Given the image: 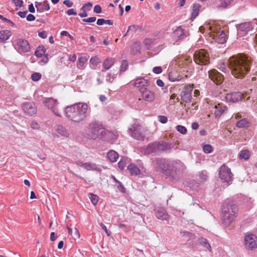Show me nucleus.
I'll use <instances>...</instances> for the list:
<instances>
[{
    "label": "nucleus",
    "mask_w": 257,
    "mask_h": 257,
    "mask_svg": "<svg viewBox=\"0 0 257 257\" xmlns=\"http://www.w3.org/2000/svg\"><path fill=\"white\" fill-rule=\"evenodd\" d=\"M107 157L110 162H115L117 161L119 155L115 151L110 150L107 153Z\"/></svg>",
    "instance_id": "33"
},
{
    "label": "nucleus",
    "mask_w": 257,
    "mask_h": 257,
    "mask_svg": "<svg viewBox=\"0 0 257 257\" xmlns=\"http://www.w3.org/2000/svg\"><path fill=\"white\" fill-rule=\"evenodd\" d=\"M188 36V32L183 29L182 26L178 27L173 33V38L176 42L185 39Z\"/></svg>",
    "instance_id": "16"
},
{
    "label": "nucleus",
    "mask_w": 257,
    "mask_h": 257,
    "mask_svg": "<svg viewBox=\"0 0 257 257\" xmlns=\"http://www.w3.org/2000/svg\"><path fill=\"white\" fill-rule=\"evenodd\" d=\"M89 197L93 205H96L97 203L98 197L97 195L90 193L89 194Z\"/></svg>",
    "instance_id": "42"
},
{
    "label": "nucleus",
    "mask_w": 257,
    "mask_h": 257,
    "mask_svg": "<svg viewBox=\"0 0 257 257\" xmlns=\"http://www.w3.org/2000/svg\"><path fill=\"white\" fill-rule=\"evenodd\" d=\"M155 215L158 219L162 220H168L170 218V216L167 214L166 210L163 208H158L156 209Z\"/></svg>",
    "instance_id": "21"
},
{
    "label": "nucleus",
    "mask_w": 257,
    "mask_h": 257,
    "mask_svg": "<svg viewBox=\"0 0 257 257\" xmlns=\"http://www.w3.org/2000/svg\"><path fill=\"white\" fill-rule=\"evenodd\" d=\"M35 7L37 9V11L40 13H43L44 10L49 11L50 9V7L49 4H47L44 5H43L42 2H35Z\"/></svg>",
    "instance_id": "27"
},
{
    "label": "nucleus",
    "mask_w": 257,
    "mask_h": 257,
    "mask_svg": "<svg viewBox=\"0 0 257 257\" xmlns=\"http://www.w3.org/2000/svg\"><path fill=\"white\" fill-rule=\"evenodd\" d=\"M170 162L171 160L163 159H157L154 162V164L157 168L161 170V171L165 173L167 176V173H168L169 171L170 164H172L170 163Z\"/></svg>",
    "instance_id": "10"
},
{
    "label": "nucleus",
    "mask_w": 257,
    "mask_h": 257,
    "mask_svg": "<svg viewBox=\"0 0 257 257\" xmlns=\"http://www.w3.org/2000/svg\"><path fill=\"white\" fill-rule=\"evenodd\" d=\"M214 113L216 117H219L226 109V107L222 104H218L214 105Z\"/></svg>",
    "instance_id": "23"
},
{
    "label": "nucleus",
    "mask_w": 257,
    "mask_h": 257,
    "mask_svg": "<svg viewBox=\"0 0 257 257\" xmlns=\"http://www.w3.org/2000/svg\"><path fill=\"white\" fill-rule=\"evenodd\" d=\"M219 176L223 182L229 183L232 180V174L230 169L223 164L219 168Z\"/></svg>",
    "instance_id": "8"
},
{
    "label": "nucleus",
    "mask_w": 257,
    "mask_h": 257,
    "mask_svg": "<svg viewBox=\"0 0 257 257\" xmlns=\"http://www.w3.org/2000/svg\"><path fill=\"white\" fill-rule=\"evenodd\" d=\"M88 105L86 103L78 102L65 107L66 118L75 123L84 121L88 115Z\"/></svg>",
    "instance_id": "2"
},
{
    "label": "nucleus",
    "mask_w": 257,
    "mask_h": 257,
    "mask_svg": "<svg viewBox=\"0 0 257 257\" xmlns=\"http://www.w3.org/2000/svg\"><path fill=\"white\" fill-rule=\"evenodd\" d=\"M86 61V59L85 57H81L79 58L77 65L78 68L82 69Z\"/></svg>",
    "instance_id": "39"
},
{
    "label": "nucleus",
    "mask_w": 257,
    "mask_h": 257,
    "mask_svg": "<svg viewBox=\"0 0 257 257\" xmlns=\"http://www.w3.org/2000/svg\"><path fill=\"white\" fill-rule=\"evenodd\" d=\"M199 243L203 246L204 247L206 248L210 251H211V247L210 244L208 242L207 240L204 238L201 237L199 239Z\"/></svg>",
    "instance_id": "36"
},
{
    "label": "nucleus",
    "mask_w": 257,
    "mask_h": 257,
    "mask_svg": "<svg viewBox=\"0 0 257 257\" xmlns=\"http://www.w3.org/2000/svg\"><path fill=\"white\" fill-rule=\"evenodd\" d=\"M63 4L68 8H70L73 5V2L70 0H65L63 1Z\"/></svg>",
    "instance_id": "59"
},
{
    "label": "nucleus",
    "mask_w": 257,
    "mask_h": 257,
    "mask_svg": "<svg viewBox=\"0 0 257 257\" xmlns=\"http://www.w3.org/2000/svg\"><path fill=\"white\" fill-rule=\"evenodd\" d=\"M243 94L240 92H233L227 93L225 96L226 100L228 102H237L243 98Z\"/></svg>",
    "instance_id": "19"
},
{
    "label": "nucleus",
    "mask_w": 257,
    "mask_h": 257,
    "mask_svg": "<svg viewBox=\"0 0 257 257\" xmlns=\"http://www.w3.org/2000/svg\"><path fill=\"white\" fill-rule=\"evenodd\" d=\"M45 105L50 109L55 115L61 117V114L58 108L57 101L53 98H49L45 101Z\"/></svg>",
    "instance_id": "13"
},
{
    "label": "nucleus",
    "mask_w": 257,
    "mask_h": 257,
    "mask_svg": "<svg viewBox=\"0 0 257 257\" xmlns=\"http://www.w3.org/2000/svg\"><path fill=\"white\" fill-rule=\"evenodd\" d=\"M158 120L162 123H166L168 121V118L164 115H159L158 116Z\"/></svg>",
    "instance_id": "49"
},
{
    "label": "nucleus",
    "mask_w": 257,
    "mask_h": 257,
    "mask_svg": "<svg viewBox=\"0 0 257 257\" xmlns=\"http://www.w3.org/2000/svg\"><path fill=\"white\" fill-rule=\"evenodd\" d=\"M238 209L237 205L231 200L226 199L222 205L221 218L222 223L228 226L237 217Z\"/></svg>",
    "instance_id": "3"
},
{
    "label": "nucleus",
    "mask_w": 257,
    "mask_h": 257,
    "mask_svg": "<svg viewBox=\"0 0 257 257\" xmlns=\"http://www.w3.org/2000/svg\"><path fill=\"white\" fill-rule=\"evenodd\" d=\"M199 176L200 179L203 181L206 180L207 179V176L205 171L200 172L199 174Z\"/></svg>",
    "instance_id": "48"
},
{
    "label": "nucleus",
    "mask_w": 257,
    "mask_h": 257,
    "mask_svg": "<svg viewBox=\"0 0 257 257\" xmlns=\"http://www.w3.org/2000/svg\"><path fill=\"white\" fill-rule=\"evenodd\" d=\"M158 149L156 142L150 144L146 148L145 153L150 154L152 153H158Z\"/></svg>",
    "instance_id": "29"
},
{
    "label": "nucleus",
    "mask_w": 257,
    "mask_h": 257,
    "mask_svg": "<svg viewBox=\"0 0 257 257\" xmlns=\"http://www.w3.org/2000/svg\"><path fill=\"white\" fill-rule=\"evenodd\" d=\"M84 168L87 171H96L98 172L101 171V167L95 164L86 162L85 163Z\"/></svg>",
    "instance_id": "26"
},
{
    "label": "nucleus",
    "mask_w": 257,
    "mask_h": 257,
    "mask_svg": "<svg viewBox=\"0 0 257 257\" xmlns=\"http://www.w3.org/2000/svg\"><path fill=\"white\" fill-rule=\"evenodd\" d=\"M92 6V4L91 3H87L85 4H84L82 7L81 8L82 10H85V11H89L91 7Z\"/></svg>",
    "instance_id": "47"
},
{
    "label": "nucleus",
    "mask_w": 257,
    "mask_h": 257,
    "mask_svg": "<svg viewBox=\"0 0 257 257\" xmlns=\"http://www.w3.org/2000/svg\"><path fill=\"white\" fill-rule=\"evenodd\" d=\"M100 226L101 227L102 229L105 232L107 236H109L111 234V232L107 229L106 226L102 223H100Z\"/></svg>",
    "instance_id": "53"
},
{
    "label": "nucleus",
    "mask_w": 257,
    "mask_h": 257,
    "mask_svg": "<svg viewBox=\"0 0 257 257\" xmlns=\"http://www.w3.org/2000/svg\"><path fill=\"white\" fill-rule=\"evenodd\" d=\"M46 48L44 46H39L37 48L35 55L38 57H41L46 52Z\"/></svg>",
    "instance_id": "37"
},
{
    "label": "nucleus",
    "mask_w": 257,
    "mask_h": 257,
    "mask_svg": "<svg viewBox=\"0 0 257 257\" xmlns=\"http://www.w3.org/2000/svg\"><path fill=\"white\" fill-rule=\"evenodd\" d=\"M201 6L198 4H195L193 6L192 12L191 13V19L193 20L196 18L198 15Z\"/></svg>",
    "instance_id": "35"
},
{
    "label": "nucleus",
    "mask_w": 257,
    "mask_h": 257,
    "mask_svg": "<svg viewBox=\"0 0 257 257\" xmlns=\"http://www.w3.org/2000/svg\"><path fill=\"white\" fill-rule=\"evenodd\" d=\"M244 244L246 248L252 249L257 247V237L253 234H247L245 236Z\"/></svg>",
    "instance_id": "12"
},
{
    "label": "nucleus",
    "mask_w": 257,
    "mask_h": 257,
    "mask_svg": "<svg viewBox=\"0 0 257 257\" xmlns=\"http://www.w3.org/2000/svg\"><path fill=\"white\" fill-rule=\"evenodd\" d=\"M28 13V11H23V12H19L18 13V15L21 18H25L26 16V14H27Z\"/></svg>",
    "instance_id": "63"
},
{
    "label": "nucleus",
    "mask_w": 257,
    "mask_h": 257,
    "mask_svg": "<svg viewBox=\"0 0 257 257\" xmlns=\"http://www.w3.org/2000/svg\"><path fill=\"white\" fill-rule=\"evenodd\" d=\"M90 62L93 65H97L99 62V59L97 57H94L90 59Z\"/></svg>",
    "instance_id": "51"
},
{
    "label": "nucleus",
    "mask_w": 257,
    "mask_h": 257,
    "mask_svg": "<svg viewBox=\"0 0 257 257\" xmlns=\"http://www.w3.org/2000/svg\"><path fill=\"white\" fill-rule=\"evenodd\" d=\"M129 130L131 132V136L134 139L144 140L145 138L144 128L141 125L135 124L129 128Z\"/></svg>",
    "instance_id": "9"
},
{
    "label": "nucleus",
    "mask_w": 257,
    "mask_h": 257,
    "mask_svg": "<svg viewBox=\"0 0 257 257\" xmlns=\"http://www.w3.org/2000/svg\"><path fill=\"white\" fill-rule=\"evenodd\" d=\"M176 130L182 134H185L187 133V128L181 125H178L176 127Z\"/></svg>",
    "instance_id": "43"
},
{
    "label": "nucleus",
    "mask_w": 257,
    "mask_h": 257,
    "mask_svg": "<svg viewBox=\"0 0 257 257\" xmlns=\"http://www.w3.org/2000/svg\"><path fill=\"white\" fill-rule=\"evenodd\" d=\"M101 7L99 5H96L94 7L93 11L96 13H100L101 12Z\"/></svg>",
    "instance_id": "58"
},
{
    "label": "nucleus",
    "mask_w": 257,
    "mask_h": 257,
    "mask_svg": "<svg viewBox=\"0 0 257 257\" xmlns=\"http://www.w3.org/2000/svg\"><path fill=\"white\" fill-rule=\"evenodd\" d=\"M158 149V153L167 151L170 150L171 148V145L170 144L166 143V142H156Z\"/></svg>",
    "instance_id": "25"
},
{
    "label": "nucleus",
    "mask_w": 257,
    "mask_h": 257,
    "mask_svg": "<svg viewBox=\"0 0 257 257\" xmlns=\"http://www.w3.org/2000/svg\"><path fill=\"white\" fill-rule=\"evenodd\" d=\"M237 29L239 31L247 32L252 29V27L250 23L245 22L238 25Z\"/></svg>",
    "instance_id": "24"
},
{
    "label": "nucleus",
    "mask_w": 257,
    "mask_h": 257,
    "mask_svg": "<svg viewBox=\"0 0 257 257\" xmlns=\"http://www.w3.org/2000/svg\"><path fill=\"white\" fill-rule=\"evenodd\" d=\"M11 36V32L8 30H2L0 31V41L5 42L8 40Z\"/></svg>",
    "instance_id": "30"
},
{
    "label": "nucleus",
    "mask_w": 257,
    "mask_h": 257,
    "mask_svg": "<svg viewBox=\"0 0 257 257\" xmlns=\"http://www.w3.org/2000/svg\"><path fill=\"white\" fill-rule=\"evenodd\" d=\"M38 36L43 39H45L47 37V33L45 31L39 32L38 33Z\"/></svg>",
    "instance_id": "60"
},
{
    "label": "nucleus",
    "mask_w": 257,
    "mask_h": 257,
    "mask_svg": "<svg viewBox=\"0 0 257 257\" xmlns=\"http://www.w3.org/2000/svg\"><path fill=\"white\" fill-rule=\"evenodd\" d=\"M193 86L188 84L183 88L181 94L182 100L186 103H190L191 101Z\"/></svg>",
    "instance_id": "14"
},
{
    "label": "nucleus",
    "mask_w": 257,
    "mask_h": 257,
    "mask_svg": "<svg viewBox=\"0 0 257 257\" xmlns=\"http://www.w3.org/2000/svg\"><path fill=\"white\" fill-rule=\"evenodd\" d=\"M66 13L68 15H76L77 14L73 9L68 10L66 12Z\"/></svg>",
    "instance_id": "64"
},
{
    "label": "nucleus",
    "mask_w": 257,
    "mask_h": 257,
    "mask_svg": "<svg viewBox=\"0 0 257 257\" xmlns=\"http://www.w3.org/2000/svg\"><path fill=\"white\" fill-rule=\"evenodd\" d=\"M24 112L29 115H32L36 113L37 109L33 102H26L22 106Z\"/></svg>",
    "instance_id": "20"
},
{
    "label": "nucleus",
    "mask_w": 257,
    "mask_h": 257,
    "mask_svg": "<svg viewBox=\"0 0 257 257\" xmlns=\"http://www.w3.org/2000/svg\"><path fill=\"white\" fill-rule=\"evenodd\" d=\"M128 67V62L126 60H123L120 66V71H125Z\"/></svg>",
    "instance_id": "46"
},
{
    "label": "nucleus",
    "mask_w": 257,
    "mask_h": 257,
    "mask_svg": "<svg viewBox=\"0 0 257 257\" xmlns=\"http://www.w3.org/2000/svg\"><path fill=\"white\" fill-rule=\"evenodd\" d=\"M194 60L196 63L199 65H207L209 63V56L204 50L196 51L194 54Z\"/></svg>",
    "instance_id": "6"
},
{
    "label": "nucleus",
    "mask_w": 257,
    "mask_h": 257,
    "mask_svg": "<svg viewBox=\"0 0 257 257\" xmlns=\"http://www.w3.org/2000/svg\"><path fill=\"white\" fill-rule=\"evenodd\" d=\"M209 28L212 33L211 37H212L216 42L219 44H223L226 41V35L223 30L217 32L215 31V30H213L212 27H209Z\"/></svg>",
    "instance_id": "15"
},
{
    "label": "nucleus",
    "mask_w": 257,
    "mask_h": 257,
    "mask_svg": "<svg viewBox=\"0 0 257 257\" xmlns=\"http://www.w3.org/2000/svg\"><path fill=\"white\" fill-rule=\"evenodd\" d=\"M56 132L63 137H68L69 134L67 130L62 125L59 124L56 126Z\"/></svg>",
    "instance_id": "34"
},
{
    "label": "nucleus",
    "mask_w": 257,
    "mask_h": 257,
    "mask_svg": "<svg viewBox=\"0 0 257 257\" xmlns=\"http://www.w3.org/2000/svg\"><path fill=\"white\" fill-rule=\"evenodd\" d=\"M228 67L234 77L242 78L249 71L251 59L242 54L230 57L228 60Z\"/></svg>",
    "instance_id": "1"
},
{
    "label": "nucleus",
    "mask_w": 257,
    "mask_h": 257,
    "mask_svg": "<svg viewBox=\"0 0 257 257\" xmlns=\"http://www.w3.org/2000/svg\"><path fill=\"white\" fill-rule=\"evenodd\" d=\"M15 48L19 53H26L30 51V46L27 40L22 38L15 40Z\"/></svg>",
    "instance_id": "7"
},
{
    "label": "nucleus",
    "mask_w": 257,
    "mask_h": 257,
    "mask_svg": "<svg viewBox=\"0 0 257 257\" xmlns=\"http://www.w3.org/2000/svg\"><path fill=\"white\" fill-rule=\"evenodd\" d=\"M233 0H214L213 7L218 10L221 11L226 9Z\"/></svg>",
    "instance_id": "18"
},
{
    "label": "nucleus",
    "mask_w": 257,
    "mask_h": 257,
    "mask_svg": "<svg viewBox=\"0 0 257 257\" xmlns=\"http://www.w3.org/2000/svg\"><path fill=\"white\" fill-rule=\"evenodd\" d=\"M153 72L156 74H160L162 72V67L160 66H156L153 68Z\"/></svg>",
    "instance_id": "54"
},
{
    "label": "nucleus",
    "mask_w": 257,
    "mask_h": 257,
    "mask_svg": "<svg viewBox=\"0 0 257 257\" xmlns=\"http://www.w3.org/2000/svg\"><path fill=\"white\" fill-rule=\"evenodd\" d=\"M115 59L112 58H107L103 62V68L105 70H108L114 64Z\"/></svg>",
    "instance_id": "31"
},
{
    "label": "nucleus",
    "mask_w": 257,
    "mask_h": 257,
    "mask_svg": "<svg viewBox=\"0 0 257 257\" xmlns=\"http://www.w3.org/2000/svg\"><path fill=\"white\" fill-rule=\"evenodd\" d=\"M134 85L136 87L141 89L143 87H147L149 85L148 81L143 77L137 78L134 83Z\"/></svg>",
    "instance_id": "22"
},
{
    "label": "nucleus",
    "mask_w": 257,
    "mask_h": 257,
    "mask_svg": "<svg viewBox=\"0 0 257 257\" xmlns=\"http://www.w3.org/2000/svg\"><path fill=\"white\" fill-rule=\"evenodd\" d=\"M183 78L181 75H180L176 71L170 72L169 73V79L172 82L179 81Z\"/></svg>",
    "instance_id": "32"
},
{
    "label": "nucleus",
    "mask_w": 257,
    "mask_h": 257,
    "mask_svg": "<svg viewBox=\"0 0 257 257\" xmlns=\"http://www.w3.org/2000/svg\"><path fill=\"white\" fill-rule=\"evenodd\" d=\"M203 151L205 154H210L212 152L213 148L210 145H205L203 147Z\"/></svg>",
    "instance_id": "41"
},
{
    "label": "nucleus",
    "mask_w": 257,
    "mask_h": 257,
    "mask_svg": "<svg viewBox=\"0 0 257 257\" xmlns=\"http://www.w3.org/2000/svg\"><path fill=\"white\" fill-rule=\"evenodd\" d=\"M35 20V17L32 14H29L27 17L28 21H33Z\"/></svg>",
    "instance_id": "62"
},
{
    "label": "nucleus",
    "mask_w": 257,
    "mask_h": 257,
    "mask_svg": "<svg viewBox=\"0 0 257 257\" xmlns=\"http://www.w3.org/2000/svg\"><path fill=\"white\" fill-rule=\"evenodd\" d=\"M95 20H96V17H90L87 19H83L82 20L83 22H86V23H92V22H95Z\"/></svg>",
    "instance_id": "56"
},
{
    "label": "nucleus",
    "mask_w": 257,
    "mask_h": 257,
    "mask_svg": "<svg viewBox=\"0 0 257 257\" xmlns=\"http://www.w3.org/2000/svg\"><path fill=\"white\" fill-rule=\"evenodd\" d=\"M12 2L17 7H21L23 6V2L21 0H12Z\"/></svg>",
    "instance_id": "52"
},
{
    "label": "nucleus",
    "mask_w": 257,
    "mask_h": 257,
    "mask_svg": "<svg viewBox=\"0 0 257 257\" xmlns=\"http://www.w3.org/2000/svg\"><path fill=\"white\" fill-rule=\"evenodd\" d=\"M139 91L141 94L142 99L149 102H152L154 100L155 98V92L148 89L147 87L139 89Z\"/></svg>",
    "instance_id": "11"
},
{
    "label": "nucleus",
    "mask_w": 257,
    "mask_h": 257,
    "mask_svg": "<svg viewBox=\"0 0 257 257\" xmlns=\"http://www.w3.org/2000/svg\"><path fill=\"white\" fill-rule=\"evenodd\" d=\"M168 173L167 176L173 182L178 181L181 178L180 169L182 168L181 162L179 161H171Z\"/></svg>",
    "instance_id": "4"
},
{
    "label": "nucleus",
    "mask_w": 257,
    "mask_h": 257,
    "mask_svg": "<svg viewBox=\"0 0 257 257\" xmlns=\"http://www.w3.org/2000/svg\"><path fill=\"white\" fill-rule=\"evenodd\" d=\"M209 78L216 84H220L224 80L223 75L215 69L208 71Z\"/></svg>",
    "instance_id": "17"
},
{
    "label": "nucleus",
    "mask_w": 257,
    "mask_h": 257,
    "mask_svg": "<svg viewBox=\"0 0 257 257\" xmlns=\"http://www.w3.org/2000/svg\"><path fill=\"white\" fill-rule=\"evenodd\" d=\"M31 127L34 130H38L40 128L39 124L36 121L31 122Z\"/></svg>",
    "instance_id": "57"
},
{
    "label": "nucleus",
    "mask_w": 257,
    "mask_h": 257,
    "mask_svg": "<svg viewBox=\"0 0 257 257\" xmlns=\"http://www.w3.org/2000/svg\"><path fill=\"white\" fill-rule=\"evenodd\" d=\"M131 31H136V27L135 25H132V26H130L128 27L127 31L126 33H125V34L124 35V36H125L127 35V34Z\"/></svg>",
    "instance_id": "61"
},
{
    "label": "nucleus",
    "mask_w": 257,
    "mask_h": 257,
    "mask_svg": "<svg viewBox=\"0 0 257 257\" xmlns=\"http://www.w3.org/2000/svg\"><path fill=\"white\" fill-rule=\"evenodd\" d=\"M250 156L249 151L248 150H241L239 155V159L248 160Z\"/></svg>",
    "instance_id": "38"
},
{
    "label": "nucleus",
    "mask_w": 257,
    "mask_h": 257,
    "mask_svg": "<svg viewBox=\"0 0 257 257\" xmlns=\"http://www.w3.org/2000/svg\"><path fill=\"white\" fill-rule=\"evenodd\" d=\"M106 133V131L101 125L95 122L89 124L88 127V135L93 140L102 137Z\"/></svg>",
    "instance_id": "5"
},
{
    "label": "nucleus",
    "mask_w": 257,
    "mask_h": 257,
    "mask_svg": "<svg viewBox=\"0 0 257 257\" xmlns=\"http://www.w3.org/2000/svg\"><path fill=\"white\" fill-rule=\"evenodd\" d=\"M116 75V73H114L112 75L110 74H108L106 77V81L109 82H112L115 77L114 75Z\"/></svg>",
    "instance_id": "55"
},
{
    "label": "nucleus",
    "mask_w": 257,
    "mask_h": 257,
    "mask_svg": "<svg viewBox=\"0 0 257 257\" xmlns=\"http://www.w3.org/2000/svg\"><path fill=\"white\" fill-rule=\"evenodd\" d=\"M248 121L246 119L243 118L236 122V125L238 127H244L247 126Z\"/></svg>",
    "instance_id": "40"
},
{
    "label": "nucleus",
    "mask_w": 257,
    "mask_h": 257,
    "mask_svg": "<svg viewBox=\"0 0 257 257\" xmlns=\"http://www.w3.org/2000/svg\"><path fill=\"white\" fill-rule=\"evenodd\" d=\"M117 184V185L115 184L114 185L117 187L118 190L123 193H125L126 189L122 183L120 182H118Z\"/></svg>",
    "instance_id": "44"
},
{
    "label": "nucleus",
    "mask_w": 257,
    "mask_h": 257,
    "mask_svg": "<svg viewBox=\"0 0 257 257\" xmlns=\"http://www.w3.org/2000/svg\"><path fill=\"white\" fill-rule=\"evenodd\" d=\"M127 170L131 175L137 176L140 174L141 171L139 168L134 164H131L127 166Z\"/></svg>",
    "instance_id": "28"
},
{
    "label": "nucleus",
    "mask_w": 257,
    "mask_h": 257,
    "mask_svg": "<svg viewBox=\"0 0 257 257\" xmlns=\"http://www.w3.org/2000/svg\"><path fill=\"white\" fill-rule=\"evenodd\" d=\"M125 166H126L125 161L123 159H121L118 163V168L121 170H123L124 169V168L125 167Z\"/></svg>",
    "instance_id": "50"
},
{
    "label": "nucleus",
    "mask_w": 257,
    "mask_h": 257,
    "mask_svg": "<svg viewBox=\"0 0 257 257\" xmlns=\"http://www.w3.org/2000/svg\"><path fill=\"white\" fill-rule=\"evenodd\" d=\"M41 77V74L38 72L33 73L31 75L32 79L34 81H38Z\"/></svg>",
    "instance_id": "45"
}]
</instances>
